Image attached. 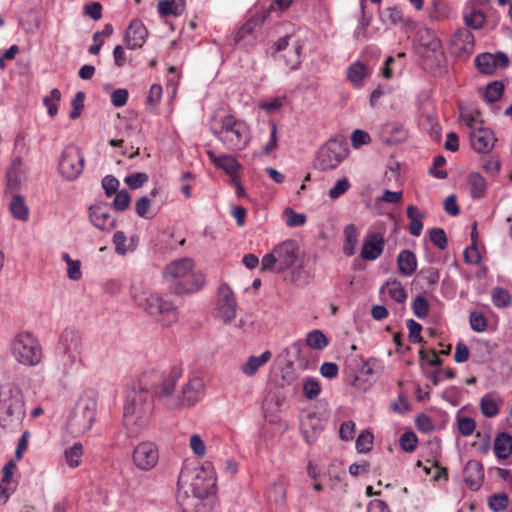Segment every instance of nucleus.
<instances>
[{"mask_svg":"<svg viewBox=\"0 0 512 512\" xmlns=\"http://www.w3.org/2000/svg\"><path fill=\"white\" fill-rule=\"evenodd\" d=\"M182 375L179 366H173L167 374L157 370L144 372L137 386L127 394L123 407V425L129 437H135L143 429L153 412V395L170 397Z\"/></svg>","mask_w":512,"mask_h":512,"instance_id":"nucleus-1","label":"nucleus"},{"mask_svg":"<svg viewBox=\"0 0 512 512\" xmlns=\"http://www.w3.org/2000/svg\"><path fill=\"white\" fill-rule=\"evenodd\" d=\"M163 276L170 283V290L175 295L197 293L206 284L205 275L195 270V262L189 257L179 258L167 264Z\"/></svg>","mask_w":512,"mask_h":512,"instance_id":"nucleus-2","label":"nucleus"},{"mask_svg":"<svg viewBox=\"0 0 512 512\" xmlns=\"http://www.w3.org/2000/svg\"><path fill=\"white\" fill-rule=\"evenodd\" d=\"M25 404L21 390L13 384H5L0 388V425L13 431L17 429L25 417Z\"/></svg>","mask_w":512,"mask_h":512,"instance_id":"nucleus-3","label":"nucleus"},{"mask_svg":"<svg viewBox=\"0 0 512 512\" xmlns=\"http://www.w3.org/2000/svg\"><path fill=\"white\" fill-rule=\"evenodd\" d=\"M212 131L229 150H242L249 142L248 126L233 115L223 116L220 120V128H212Z\"/></svg>","mask_w":512,"mask_h":512,"instance_id":"nucleus-4","label":"nucleus"},{"mask_svg":"<svg viewBox=\"0 0 512 512\" xmlns=\"http://www.w3.org/2000/svg\"><path fill=\"white\" fill-rule=\"evenodd\" d=\"M12 355L25 366H36L42 359V347L30 332L15 335L11 344Z\"/></svg>","mask_w":512,"mask_h":512,"instance_id":"nucleus-5","label":"nucleus"},{"mask_svg":"<svg viewBox=\"0 0 512 512\" xmlns=\"http://www.w3.org/2000/svg\"><path fill=\"white\" fill-rule=\"evenodd\" d=\"M96 419V402L92 399H81L70 417L68 425L73 433L83 434L90 430Z\"/></svg>","mask_w":512,"mask_h":512,"instance_id":"nucleus-6","label":"nucleus"},{"mask_svg":"<svg viewBox=\"0 0 512 512\" xmlns=\"http://www.w3.org/2000/svg\"><path fill=\"white\" fill-rule=\"evenodd\" d=\"M302 45L292 35H286L274 43L275 58L282 60L289 70H296L301 64Z\"/></svg>","mask_w":512,"mask_h":512,"instance_id":"nucleus-7","label":"nucleus"},{"mask_svg":"<svg viewBox=\"0 0 512 512\" xmlns=\"http://www.w3.org/2000/svg\"><path fill=\"white\" fill-rule=\"evenodd\" d=\"M347 151L344 142L331 139L320 148L317 155L316 166L323 171L334 169L346 157Z\"/></svg>","mask_w":512,"mask_h":512,"instance_id":"nucleus-8","label":"nucleus"},{"mask_svg":"<svg viewBox=\"0 0 512 512\" xmlns=\"http://www.w3.org/2000/svg\"><path fill=\"white\" fill-rule=\"evenodd\" d=\"M84 168V157L80 149L75 145H68L64 148L59 160V172L69 180L77 179Z\"/></svg>","mask_w":512,"mask_h":512,"instance_id":"nucleus-9","label":"nucleus"},{"mask_svg":"<svg viewBox=\"0 0 512 512\" xmlns=\"http://www.w3.org/2000/svg\"><path fill=\"white\" fill-rule=\"evenodd\" d=\"M328 345L327 337L320 330H313L307 334L306 346L302 342L297 341L293 343L292 348L297 353V363L301 370L309 368V360L307 354H309L308 348L316 350H322Z\"/></svg>","mask_w":512,"mask_h":512,"instance_id":"nucleus-10","label":"nucleus"},{"mask_svg":"<svg viewBox=\"0 0 512 512\" xmlns=\"http://www.w3.org/2000/svg\"><path fill=\"white\" fill-rule=\"evenodd\" d=\"M59 350L64 356V366H72L81 362V338L74 331L66 330L60 338Z\"/></svg>","mask_w":512,"mask_h":512,"instance_id":"nucleus-11","label":"nucleus"},{"mask_svg":"<svg viewBox=\"0 0 512 512\" xmlns=\"http://www.w3.org/2000/svg\"><path fill=\"white\" fill-rule=\"evenodd\" d=\"M159 453L153 442L139 443L133 452V462L141 470L148 471L158 462Z\"/></svg>","mask_w":512,"mask_h":512,"instance_id":"nucleus-12","label":"nucleus"},{"mask_svg":"<svg viewBox=\"0 0 512 512\" xmlns=\"http://www.w3.org/2000/svg\"><path fill=\"white\" fill-rule=\"evenodd\" d=\"M204 392V382L202 378L195 376L191 378L182 388L181 394L171 407H189L194 405L202 397Z\"/></svg>","mask_w":512,"mask_h":512,"instance_id":"nucleus-13","label":"nucleus"},{"mask_svg":"<svg viewBox=\"0 0 512 512\" xmlns=\"http://www.w3.org/2000/svg\"><path fill=\"white\" fill-rule=\"evenodd\" d=\"M88 216L91 224L101 231L114 228L116 219L111 214V208L106 203H97L89 207Z\"/></svg>","mask_w":512,"mask_h":512,"instance_id":"nucleus-14","label":"nucleus"},{"mask_svg":"<svg viewBox=\"0 0 512 512\" xmlns=\"http://www.w3.org/2000/svg\"><path fill=\"white\" fill-rule=\"evenodd\" d=\"M217 315L221 320H233L236 317V300L232 289L225 283L218 288Z\"/></svg>","mask_w":512,"mask_h":512,"instance_id":"nucleus-15","label":"nucleus"},{"mask_svg":"<svg viewBox=\"0 0 512 512\" xmlns=\"http://www.w3.org/2000/svg\"><path fill=\"white\" fill-rule=\"evenodd\" d=\"M140 306L144 308V310L150 316L157 315H173L177 307L175 304L156 293H150L144 298V302L140 303Z\"/></svg>","mask_w":512,"mask_h":512,"instance_id":"nucleus-16","label":"nucleus"},{"mask_svg":"<svg viewBox=\"0 0 512 512\" xmlns=\"http://www.w3.org/2000/svg\"><path fill=\"white\" fill-rule=\"evenodd\" d=\"M278 259L277 272H282L292 267L299 255L298 244L293 240H286L274 248Z\"/></svg>","mask_w":512,"mask_h":512,"instance_id":"nucleus-17","label":"nucleus"},{"mask_svg":"<svg viewBox=\"0 0 512 512\" xmlns=\"http://www.w3.org/2000/svg\"><path fill=\"white\" fill-rule=\"evenodd\" d=\"M471 147L477 153H489L496 141L493 131L490 128L480 126L469 132Z\"/></svg>","mask_w":512,"mask_h":512,"instance_id":"nucleus-18","label":"nucleus"},{"mask_svg":"<svg viewBox=\"0 0 512 512\" xmlns=\"http://www.w3.org/2000/svg\"><path fill=\"white\" fill-rule=\"evenodd\" d=\"M148 30L139 19H133L124 35V43L127 49L135 50L141 48L147 39Z\"/></svg>","mask_w":512,"mask_h":512,"instance_id":"nucleus-19","label":"nucleus"},{"mask_svg":"<svg viewBox=\"0 0 512 512\" xmlns=\"http://www.w3.org/2000/svg\"><path fill=\"white\" fill-rule=\"evenodd\" d=\"M385 240L380 233H369L364 239L361 249V258L366 261H374L383 253Z\"/></svg>","mask_w":512,"mask_h":512,"instance_id":"nucleus-20","label":"nucleus"},{"mask_svg":"<svg viewBox=\"0 0 512 512\" xmlns=\"http://www.w3.org/2000/svg\"><path fill=\"white\" fill-rule=\"evenodd\" d=\"M267 20V12H256L236 32L234 41L240 43L248 37L255 39V30L261 27Z\"/></svg>","mask_w":512,"mask_h":512,"instance_id":"nucleus-21","label":"nucleus"},{"mask_svg":"<svg viewBox=\"0 0 512 512\" xmlns=\"http://www.w3.org/2000/svg\"><path fill=\"white\" fill-rule=\"evenodd\" d=\"M207 155L216 168L224 170L230 176L231 181H236L241 164L234 156L227 154L217 156L211 150L207 151Z\"/></svg>","mask_w":512,"mask_h":512,"instance_id":"nucleus-22","label":"nucleus"},{"mask_svg":"<svg viewBox=\"0 0 512 512\" xmlns=\"http://www.w3.org/2000/svg\"><path fill=\"white\" fill-rule=\"evenodd\" d=\"M454 53L470 54L474 49V35L467 28L458 29L451 39Z\"/></svg>","mask_w":512,"mask_h":512,"instance_id":"nucleus-23","label":"nucleus"},{"mask_svg":"<svg viewBox=\"0 0 512 512\" xmlns=\"http://www.w3.org/2000/svg\"><path fill=\"white\" fill-rule=\"evenodd\" d=\"M464 478L467 486L472 490H478L484 480V469L480 462L470 460L464 468Z\"/></svg>","mask_w":512,"mask_h":512,"instance_id":"nucleus-24","label":"nucleus"},{"mask_svg":"<svg viewBox=\"0 0 512 512\" xmlns=\"http://www.w3.org/2000/svg\"><path fill=\"white\" fill-rule=\"evenodd\" d=\"M408 132L402 124L386 123L381 127L380 137L388 144H398L406 140Z\"/></svg>","mask_w":512,"mask_h":512,"instance_id":"nucleus-25","label":"nucleus"},{"mask_svg":"<svg viewBox=\"0 0 512 512\" xmlns=\"http://www.w3.org/2000/svg\"><path fill=\"white\" fill-rule=\"evenodd\" d=\"M440 273L435 267L422 268L416 276L417 282L425 293H430L435 290L439 283Z\"/></svg>","mask_w":512,"mask_h":512,"instance_id":"nucleus-26","label":"nucleus"},{"mask_svg":"<svg viewBox=\"0 0 512 512\" xmlns=\"http://www.w3.org/2000/svg\"><path fill=\"white\" fill-rule=\"evenodd\" d=\"M370 74L369 67L360 61L353 62L347 68V79L355 89L362 88L365 78L369 77Z\"/></svg>","mask_w":512,"mask_h":512,"instance_id":"nucleus-27","label":"nucleus"},{"mask_svg":"<svg viewBox=\"0 0 512 512\" xmlns=\"http://www.w3.org/2000/svg\"><path fill=\"white\" fill-rule=\"evenodd\" d=\"M343 236V253L345 256L351 257L355 254V249L359 242L360 230L355 224H348L343 230Z\"/></svg>","mask_w":512,"mask_h":512,"instance_id":"nucleus-28","label":"nucleus"},{"mask_svg":"<svg viewBox=\"0 0 512 512\" xmlns=\"http://www.w3.org/2000/svg\"><path fill=\"white\" fill-rule=\"evenodd\" d=\"M398 271L402 276H411L417 269V259L410 250H402L397 257Z\"/></svg>","mask_w":512,"mask_h":512,"instance_id":"nucleus-29","label":"nucleus"},{"mask_svg":"<svg viewBox=\"0 0 512 512\" xmlns=\"http://www.w3.org/2000/svg\"><path fill=\"white\" fill-rule=\"evenodd\" d=\"M494 452L498 459H507L512 454V435L498 433L494 440Z\"/></svg>","mask_w":512,"mask_h":512,"instance_id":"nucleus-30","label":"nucleus"},{"mask_svg":"<svg viewBox=\"0 0 512 512\" xmlns=\"http://www.w3.org/2000/svg\"><path fill=\"white\" fill-rule=\"evenodd\" d=\"M22 181L21 161L15 160L6 172V191L14 193Z\"/></svg>","mask_w":512,"mask_h":512,"instance_id":"nucleus-31","label":"nucleus"},{"mask_svg":"<svg viewBox=\"0 0 512 512\" xmlns=\"http://www.w3.org/2000/svg\"><path fill=\"white\" fill-rule=\"evenodd\" d=\"M383 295H388L392 300L403 303L407 298V293L401 282L396 279L388 280L381 288Z\"/></svg>","mask_w":512,"mask_h":512,"instance_id":"nucleus-32","label":"nucleus"},{"mask_svg":"<svg viewBox=\"0 0 512 512\" xmlns=\"http://www.w3.org/2000/svg\"><path fill=\"white\" fill-rule=\"evenodd\" d=\"M185 10V0H160L157 11L161 16H180Z\"/></svg>","mask_w":512,"mask_h":512,"instance_id":"nucleus-33","label":"nucleus"},{"mask_svg":"<svg viewBox=\"0 0 512 512\" xmlns=\"http://www.w3.org/2000/svg\"><path fill=\"white\" fill-rule=\"evenodd\" d=\"M470 195L473 199H481L485 196L487 183L485 178L478 172H471L468 175Z\"/></svg>","mask_w":512,"mask_h":512,"instance_id":"nucleus-34","label":"nucleus"},{"mask_svg":"<svg viewBox=\"0 0 512 512\" xmlns=\"http://www.w3.org/2000/svg\"><path fill=\"white\" fill-rule=\"evenodd\" d=\"M271 352L264 351L260 356H250L242 366V372L247 376H254L258 369L271 359Z\"/></svg>","mask_w":512,"mask_h":512,"instance_id":"nucleus-35","label":"nucleus"},{"mask_svg":"<svg viewBox=\"0 0 512 512\" xmlns=\"http://www.w3.org/2000/svg\"><path fill=\"white\" fill-rule=\"evenodd\" d=\"M407 217L410 221L409 232L413 236H420L423 229L422 220L425 217V213L420 211L416 206L410 205L407 207Z\"/></svg>","mask_w":512,"mask_h":512,"instance_id":"nucleus-36","label":"nucleus"},{"mask_svg":"<svg viewBox=\"0 0 512 512\" xmlns=\"http://www.w3.org/2000/svg\"><path fill=\"white\" fill-rule=\"evenodd\" d=\"M381 371V362L376 358H370L362 364L359 375L368 381L377 378Z\"/></svg>","mask_w":512,"mask_h":512,"instance_id":"nucleus-37","label":"nucleus"},{"mask_svg":"<svg viewBox=\"0 0 512 512\" xmlns=\"http://www.w3.org/2000/svg\"><path fill=\"white\" fill-rule=\"evenodd\" d=\"M464 21L468 27L480 29L486 21V16L482 10L472 9L467 6L464 12Z\"/></svg>","mask_w":512,"mask_h":512,"instance_id":"nucleus-38","label":"nucleus"},{"mask_svg":"<svg viewBox=\"0 0 512 512\" xmlns=\"http://www.w3.org/2000/svg\"><path fill=\"white\" fill-rule=\"evenodd\" d=\"M493 54L482 53L475 58V65L479 72L490 75L496 70V64Z\"/></svg>","mask_w":512,"mask_h":512,"instance_id":"nucleus-39","label":"nucleus"},{"mask_svg":"<svg viewBox=\"0 0 512 512\" xmlns=\"http://www.w3.org/2000/svg\"><path fill=\"white\" fill-rule=\"evenodd\" d=\"M10 212L14 218L25 221L28 218V208L21 195L15 194L10 202Z\"/></svg>","mask_w":512,"mask_h":512,"instance_id":"nucleus-40","label":"nucleus"},{"mask_svg":"<svg viewBox=\"0 0 512 512\" xmlns=\"http://www.w3.org/2000/svg\"><path fill=\"white\" fill-rule=\"evenodd\" d=\"M66 463L71 468L80 465L83 456V446L81 443H74L71 447L65 449L64 452Z\"/></svg>","mask_w":512,"mask_h":512,"instance_id":"nucleus-41","label":"nucleus"},{"mask_svg":"<svg viewBox=\"0 0 512 512\" xmlns=\"http://www.w3.org/2000/svg\"><path fill=\"white\" fill-rule=\"evenodd\" d=\"M62 260L67 265V276L70 280L78 281L82 277L81 262L73 260L68 253L62 254Z\"/></svg>","mask_w":512,"mask_h":512,"instance_id":"nucleus-42","label":"nucleus"},{"mask_svg":"<svg viewBox=\"0 0 512 512\" xmlns=\"http://www.w3.org/2000/svg\"><path fill=\"white\" fill-rule=\"evenodd\" d=\"M481 413L489 418L495 417L499 413V406L491 395H485L480 400Z\"/></svg>","mask_w":512,"mask_h":512,"instance_id":"nucleus-43","label":"nucleus"},{"mask_svg":"<svg viewBox=\"0 0 512 512\" xmlns=\"http://www.w3.org/2000/svg\"><path fill=\"white\" fill-rule=\"evenodd\" d=\"M61 99V92L59 89H52L50 95L43 99V104L47 108L49 116L54 117L58 112V102Z\"/></svg>","mask_w":512,"mask_h":512,"instance_id":"nucleus-44","label":"nucleus"},{"mask_svg":"<svg viewBox=\"0 0 512 512\" xmlns=\"http://www.w3.org/2000/svg\"><path fill=\"white\" fill-rule=\"evenodd\" d=\"M504 92V86L499 81H494L487 85L484 93L485 99L490 102H496L499 100Z\"/></svg>","mask_w":512,"mask_h":512,"instance_id":"nucleus-45","label":"nucleus"},{"mask_svg":"<svg viewBox=\"0 0 512 512\" xmlns=\"http://www.w3.org/2000/svg\"><path fill=\"white\" fill-rule=\"evenodd\" d=\"M374 436L369 431H362L356 439V449L359 453H367L372 449Z\"/></svg>","mask_w":512,"mask_h":512,"instance_id":"nucleus-46","label":"nucleus"},{"mask_svg":"<svg viewBox=\"0 0 512 512\" xmlns=\"http://www.w3.org/2000/svg\"><path fill=\"white\" fill-rule=\"evenodd\" d=\"M509 498L506 493H496L490 496L488 505L494 512H500L507 508Z\"/></svg>","mask_w":512,"mask_h":512,"instance_id":"nucleus-47","label":"nucleus"},{"mask_svg":"<svg viewBox=\"0 0 512 512\" xmlns=\"http://www.w3.org/2000/svg\"><path fill=\"white\" fill-rule=\"evenodd\" d=\"M399 442L405 452H413L417 447L418 438L414 432L407 431L400 436Z\"/></svg>","mask_w":512,"mask_h":512,"instance_id":"nucleus-48","label":"nucleus"},{"mask_svg":"<svg viewBox=\"0 0 512 512\" xmlns=\"http://www.w3.org/2000/svg\"><path fill=\"white\" fill-rule=\"evenodd\" d=\"M429 303L423 296H417L412 301V310L417 318H424L428 314Z\"/></svg>","mask_w":512,"mask_h":512,"instance_id":"nucleus-49","label":"nucleus"},{"mask_svg":"<svg viewBox=\"0 0 512 512\" xmlns=\"http://www.w3.org/2000/svg\"><path fill=\"white\" fill-rule=\"evenodd\" d=\"M321 392V387L316 379L309 378L303 385V394L309 400L316 399Z\"/></svg>","mask_w":512,"mask_h":512,"instance_id":"nucleus-50","label":"nucleus"},{"mask_svg":"<svg viewBox=\"0 0 512 512\" xmlns=\"http://www.w3.org/2000/svg\"><path fill=\"white\" fill-rule=\"evenodd\" d=\"M511 296L509 292L503 288H495L492 292V301L496 307L503 308L510 303Z\"/></svg>","mask_w":512,"mask_h":512,"instance_id":"nucleus-51","label":"nucleus"},{"mask_svg":"<svg viewBox=\"0 0 512 512\" xmlns=\"http://www.w3.org/2000/svg\"><path fill=\"white\" fill-rule=\"evenodd\" d=\"M430 240L441 250H444L448 244L446 233L442 228H433L430 231Z\"/></svg>","mask_w":512,"mask_h":512,"instance_id":"nucleus-52","label":"nucleus"},{"mask_svg":"<svg viewBox=\"0 0 512 512\" xmlns=\"http://www.w3.org/2000/svg\"><path fill=\"white\" fill-rule=\"evenodd\" d=\"M114 195H115V198L113 201L114 208L117 211L126 210L129 207L130 199H131L128 191L121 190V191L116 192Z\"/></svg>","mask_w":512,"mask_h":512,"instance_id":"nucleus-53","label":"nucleus"},{"mask_svg":"<svg viewBox=\"0 0 512 512\" xmlns=\"http://www.w3.org/2000/svg\"><path fill=\"white\" fill-rule=\"evenodd\" d=\"M148 180V175L144 172H138L125 177V183L131 189H138Z\"/></svg>","mask_w":512,"mask_h":512,"instance_id":"nucleus-54","label":"nucleus"},{"mask_svg":"<svg viewBox=\"0 0 512 512\" xmlns=\"http://www.w3.org/2000/svg\"><path fill=\"white\" fill-rule=\"evenodd\" d=\"M150 207V200L147 197L143 196L136 201L135 212L139 217L150 219L153 217L152 215H150Z\"/></svg>","mask_w":512,"mask_h":512,"instance_id":"nucleus-55","label":"nucleus"},{"mask_svg":"<svg viewBox=\"0 0 512 512\" xmlns=\"http://www.w3.org/2000/svg\"><path fill=\"white\" fill-rule=\"evenodd\" d=\"M350 182L348 179L344 178L338 180L336 184L329 190V197L333 200L339 198L341 195L345 194L350 188Z\"/></svg>","mask_w":512,"mask_h":512,"instance_id":"nucleus-56","label":"nucleus"},{"mask_svg":"<svg viewBox=\"0 0 512 512\" xmlns=\"http://www.w3.org/2000/svg\"><path fill=\"white\" fill-rule=\"evenodd\" d=\"M293 0H272L268 8L261 10L260 12H267V18L272 12L282 13L286 11L292 4Z\"/></svg>","mask_w":512,"mask_h":512,"instance_id":"nucleus-57","label":"nucleus"},{"mask_svg":"<svg viewBox=\"0 0 512 512\" xmlns=\"http://www.w3.org/2000/svg\"><path fill=\"white\" fill-rule=\"evenodd\" d=\"M446 164V159L442 155H438L433 160V166L429 169V173L438 179H445L447 172L445 170H439Z\"/></svg>","mask_w":512,"mask_h":512,"instance_id":"nucleus-58","label":"nucleus"},{"mask_svg":"<svg viewBox=\"0 0 512 512\" xmlns=\"http://www.w3.org/2000/svg\"><path fill=\"white\" fill-rule=\"evenodd\" d=\"M476 428V422L470 417L458 418V430L461 435L469 436L473 434Z\"/></svg>","mask_w":512,"mask_h":512,"instance_id":"nucleus-59","label":"nucleus"},{"mask_svg":"<svg viewBox=\"0 0 512 512\" xmlns=\"http://www.w3.org/2000/svg\"><path fill=\"white\" fill-rule=\"evenodd\" d=\"M119 185V180L112 175H107L102 180V187L107 197H111L118 192Z\"/></svg>","mask_w":512,"mask_h":512,"instance_id":"nucleus-60","label":"nucleus"},{"mask_svg":"<svg viewBox=\"0 0 512 512\" xmlns=\"http://www.w3.org/2000/svg\"><path fill=\"white\" fill-rule=\"evenodd\" d=\"M84 99H85V94L81 91L77 92L75 97L73 98L72 102H71V106H72V110L70 112V118L71 119H77L80 114H81V111L84 107Z\"/></svg>","mask_w":512,"mask_h":512,"instance_id":"nucleus-61","label":"nucleus"},{"mask_svg":"<svg viewBox=\"0 0 512 512\" xmlns=\"http://www.w3.org/2000/svg\"><path fill=\"white\" fill-rule=\"evenodd\" d=\"M416 428L424 433H428L434 430V424L432 419L426 414H420L415 419Z\"/></svg>","mask_w":512,"mask_h":512,"instance_id":"nucleus-62","label":"nucleus"},{"mask_svg":"<svg viewBox=\"0 0 512 512\" xmlns=\"http://www.w3.org/2000/svg\"><path fill=\"white\" fill-rule=\"evenodd\" d=\"M282 373V380L286 385L293 384L297 378L298 375L296 373V370L294 368V364L292 361H289L281 370Z\"/></svg>","mask_w":512,"mask_h":512,"instance_id":"nucleus-63","label":"nucleus"},{"mask_svg":"<svg viewBox=\"0 0 512 512\" xmlns=\"http://www.w3.org/2000/svg\"><path fill=\"white\" fill-rule=\"evenodd\" d=\"M370 140V135L360 129H356L351 136V143L354 148H360L362 145L368 144Z\"/></svg>","mask_w":512,"mask_h":512,"instance_id":"nucleus-64","label":"nucleus"}]
</instances>
